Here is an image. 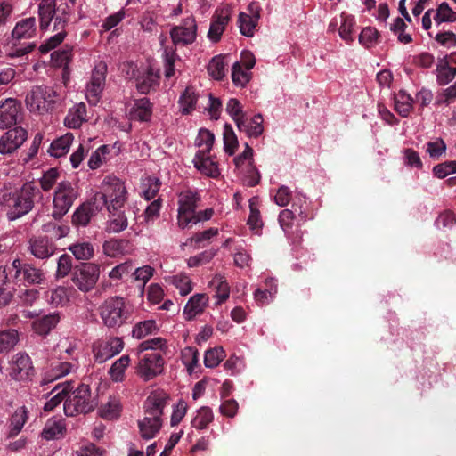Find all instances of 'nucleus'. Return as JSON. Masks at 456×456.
I'll return each mask as SVG.
<instances>
[{"instance_id":"9b49d317","label":"nucleus","mask_w":456,"mask_h":456,"mask_svg":"<svg viewBox=\"0 0 456 456\" xmlns=\"http://www.w3.org/2000/svg\"><path fill=\"white\" fill-rule=\"evenodd\" d=\"M106 63L101 61L94 69L91 80L86 86V99L91 105H96L105 86Z\"/></svg>"},{"instance_id":"a18cd8bd","label":"nucleus","mask_w":456,"mask_h":456,"mask_svg":"<svg viewBox=\"0 0 456 456\" xmlns=\"http://www.w3.org/2000/svg\"><path fill=\"white\" fill-rule=\"evenodd\" d=\"M226 111L236 123L238 128L243 126L242 120L244 119V112L242 106L239 100L231 98L226 104Z\"/></svg>"},{"instance_id":"dca6fc26","label":"nucleus","mask_w":456,"mask_h":456,"mask_svg":"<svg viewBox=\"0 0 456 456\" xmlns=\"http://www.w3.org/2000/svg\"><path fill=\"white\" fill-rule=\"evenodd\" d=\"M230 20L231 14L228 9L221 10L220 13L213 17L208 33V37L212 42L216 43L221 39V37Z\"/></svg>"},{"instance_id":"423d86ee","label":"nucleus","mask_w":456,"mask_h":456,"mask_svg":"<svg viewBox=\"0 0 456 456\" xmlns=\"http://www.w3.org/2000/svg\"><path fill=\"white\" fill-rule=\"evenodd\" d=\"M77 197L78 192L70 182L62 181L59 183L53 200V217L55 220L62 218V216L70 209L74 200Z\"/></svg>"},{"instance_id":"b1692460","label":"nucleus","mask_w":456,"mask_h":456,"mask_svg":"<svg viewBox=\"0 0 456 456\" xmlns=\"http://www.w3.org/2000/svg\"><path fill=\"white\" fill-rule=\"evenodd\" d=\"M73 140V134L71 133H67L66 134L53 140L50 144L47 152L50 156L54 158L65 156L69 152Z\"/></svg>"},{"instance_id":"7ed1b4c3","label":"nucleus","mask_w":456,"mask_h":456,"mask_svg":"<svg viewBox=\"0 0 456 456\" xmlns=\"http://www.w3.org/2000/svg\"><path fill=\"white\" fill-rule=\"evenodd\" d=\"M97 406V401L91 395L89 385L80 384L64 402V412L69 417L86 414Z\"/></svg>"},{"instance_id":"e2e57ef3","label":"nucleus","mask_w":456,"mask_h":456,"mask_svg":"<svg viewBox=\"0 0 456 456\" xmlns=\"http://www.w3.org/2000/svg\"><path fill=\"white\" fill-rule=\"evenodd\" d=\"M67 33L65 30L57 32L54 36L51 37L39 47L41 53H45L57 47L65 38Z\"/></svg>"},{"instance_id":"de8ad7c7","label":"nucleus","mask_w":456,"mask_h":456,"mask_svg":"<svg viewBox=\"0 0 456 456\" xmlns=\"http://www.w3.org/2000/svg\"><path fill=\"white\" fill-rule=\"evenodd\" d=\"M19 333L16 330H7L0 332V353L11 350L18 343Z\"/></svg>"},{"instance_id":"864d4df0","label":"nucleus","mask_w":456,"mask_h":456,"mask_svg":"<svg viewBox=\"0 0 456 456\" xmlns=\"http://www.w3.org/2000/svg\"><path fill=\"white\" fill-rule=\"evenodd\" d=\"M157 330L156 322L153 320H147L137 323L132 330L133 337L138 339L151 334Z\"/></svg>"},{"instance_id":"2eb2a0df","label":"nucleus","mask_w":456,"mask_h":456,"mask_svg":"<svg viewBox=\"0 0 456 456\" xmlns=\"http://www.w3.org/2000/svg\"><path fill=\"white\" fill-rule=\"evenodd\" d=\"M19 112L20 105L12 98L0 103V128H9L16 125Z\"/></svg>"},{"instance_id":"a19ab883","label":"nucleus","mask_w":456,"mask_h":456,"mask_svg":"<svg viewBox=\"0 0 456 456\" xmlns=\"http://www.w3.org/2000/svg\"><path fill=\"white\" fill-rule=\"evenodd\" d=\"M197 95L194 89L188 86L179 99V103L182 107V113L190 114L195 109Z\"/></svg>"},{"instance_id":"052dcab7","label":"nucleus","mask_w":456,"mask_h":456,"mask_svg":"<svg viewBox=\"0 0 456 456\" xmlns=\"http://www.w3.org/2000/svg\"><path fill=\"white\" fill-rule=\"evenodd\" d=\"M216 249L211 248L208 250H205L194 256H191L187 260V265L189 267H196L199 265H205L208 263L216 256Z\"/></svg>"},{"instance_id":"c85d7f7f","label":"nucleus","mask_w":456,"mask_h":456,"mask_svg":"<svg viewBox=\"0 0 456 456\" xmlns=\"http://www.w3.org/2000/svg\"><path fill=\"white\" fill-rule=\"evenodd\" d=\"M73 386L71 383L58 384L52 391V393L58 391L44 406L45 411H52L58 406L63 400H66L68 394L71 392Z\"/></svg>"},{"instance_id":"7c9ffc66","label":"nucleus","mask_w":456,"mask_h":456,"mask_svg":"<svg viewBox=\"0 0 456 456\" xmlns=\"http://www.w3.org/2000/svg\"><path fill=\"white\" fill-rule=\"evenodd\" d=\"M86 118V106L84 102L77 104L74 110H69L65 118V125L69 128H78Z\"/></svg>"},{"instance_id":"ddd939ff","label":"nucleus","mask_w":456,"mask_h":456,"mask_svg":"<svg viewBox=\"0 0 456 456\" xmlns=\"http://www.w3.org/2000/svg\"><path fill=\"white\" fill-rule=\"evenodd\" d=\"M35 374L30 357L25 353L15 354L12 363L11 376L18 381H25Z\"/></svg>"},{"instance_id":"a211bd4d","label":"nucleus","mask_w":456,"mask_h":456,"mask_svg":"<svg viewBox=\"0 0 456 456\" xmlns=\"http://www.w3.org/2000/svg\"><path fill=\"white\" fill-rule=\"evenodd\" d=\"M152 116V103L146 97L134 100L129 111L130 119L140 122H148Z\"/></svg>"},{"instance_id":"4be33fe9","label":"nucleus","mask_w":456,"mask_h":456,"mask_svg":"<svg viewBox=\"0 0 456 456\" xmlns=\"http://www.w3.org/2000/svg\"><path fill=\"white\" fill-rule=\"evenodd\" d=\"M36 19L34 17L23 19L14 27L12 37L13 40L28 39L36 35Z\"/></svg>"},{"instance_id":"603ef678","label":"nucleus","mask_w":456,"mask_h":456,"mask_svg":"<svg viewBox=\"0 0 456 456\" xmlns=\"http://www.w3.org/2000/svg\"><path fill=\"white\" fill-rule=\"evenodd\" d=\"M341 18L342 23L339 28V36L343 40L350 43L354 40L352 33L354 31V27L355 26L354 19L353 16L346 15L345 13H342Z\"/></svg>"},{"instance_id":"49530a36","label":"nucleus","mask_w":456,"mask_h":456,"mask_svg":"<svg viewBox=\"0 0 456 456\" xmlns=\"http://www.w3.org/2000/svg\"><path fill=\"white\" fill-rule=\"evenodd\" d=\"M4 136L7 139V141H9L11 145H12V149L17 150L26 141L28 137V133L24 128L20 126H15L12 129H9L5 133Z\"/></svg>"},{"instance_id":"cd10ccee","label":"nucleus","mask_w":456,"mask_h":456,"mask_svg":"<svg viewBox=\"0 0 456 456\" xmlns=\"http://www.w3.org/2000/svg\"><path fill=\"white\" fill-rule=\"evenodd\" d=\"M103 252L111 257H115L119 254H125L131 250L132 245L128 240L125 239H112L102 246Z\"/></svg>"},{"instance_id":"f3484780","label":"nucleus","mask_w":456,"mask_h":456,"mask_svg":"<svg viewBox=\"0 0 456 456\" xmlns=\"http://www.w3.org/2000/svg\"><path fill=\"white\" fill-rule=\"evenodd\" d=\"M29 249L35 257L45 259L53 255L55 247L47 237H38L29 240Z\"/></svg>"},{"instance_id":"f03ea898","label":"nucleus","mask_w":456,"mask_h":456,"mask_svg":"<svg viewBox=\"0 0 456 456\" xmlns=\"http://www.w3.org/2000/svg\"><path fill=\"white\" fill-rule=\"evenodd\" d=\"M100 315L107 327L116 328L130 320L132 310L124 297H112L100 306Z\"/></svg>"},{"instance_id":"8fccbe9b","label":"nucleus","mask_w":456,"mask_h":456,"mask_svg":"<svg viewBox=\"0 0 456 456\" xmlns=\"http://www.w3.org/2000/svg\"><path fill=\"white\" fill-rule=\"evenodd\" d=\"M69 249L78 260H89L94 256V248L89 242H81L70 245Z\"/></svg>"},{"instance_id":"ea45409f","label":"nucleus","mask_w":456,"mask_h":456,"mask_svg":"<svg viewBox=\"0 0 456 456\" xmlns=\"http://www.w3.org/2000/svg\"><path fill=\"white\" fill-rule=\"evenodd\" d=\"M217 234L218 229L211 227L206 231L195 233L193 236L188 239V241L193 244L195 248L199 249L208 245L209 240Z\"/></svg>"},{"instance_id":"37998d69","label":"nucleus","mask_w":456,"mask_h":456,"mask_svg":"<svg viewBox=\"0 0 456 456\" xmlns=\"http://www.w3.org/2000/svg\"><path fill=\"white\" fill-rule=\"evenodd\" d=\"M239 173L244 176L245 183L249 187H254L260 182L261 175L254 164V159L250 162H247V165L243 169L240 170Z\"/></svg>"},{"instance_id":"6ab92c4d","label":"nucleus","mask_w":456,"mask_h":456,"mask_svg":"<svg viewBox=\"0 0 456 456\" xmlns=\"http://www.w3.org/2000/svg\"><path fill=\"white\" fill-rule=\"evenodd\" d=\"M59 322V314L53 312L36 319L32 323V328L37 334L45 336L56 327Z\"/></svg>"},{"instance_id":"6e6552de","label":"nucleus","mask_w":456,"mask_h":456,"mask_svg":"<svg viewBox=\"0 0 456 456\" xmlns=\"http://www.w3.org/2000/svg\"><path fill=\"white\" fill-rule=\"evenodd\" d=\"M165 360L159 352L146 353L139 357L136 373L144 381H149L161 374Z\"/></svg>"},{"instance_id":"58836bf2","label":"nucleus","mask_w":456,"mask_h":456,"mask_svg":"<svg viewBox=\"0 0 456 456\" xmlns=\"http://www.w3.org/2000/svg\"><path fill=\"white\" fill-rule=\"evenodd\" d=\"M28 420V411L25 407L18 409L11 419L12 428L9 433V437L16 436L22 429L24 424Z\"/></svg>"},{"instance_id":"a878e982","label":"nucleus","mask_w":456,"mask_h":456,"mask_svg":"<svg viewBox=\"0 0 456 456\" xmlns=\"http://www.w3.org/2000/svg\"><path fill=\"white\" fill-rule=\"evenodd\" d=\"M159 75L153 72L152 68H148L147 70L140 74L136 77V88L140 94H146L151 89L159 86Z\"/></svg>"},{"instance_id":"f704fd0d","label":"nucleus","mask_w":456,"mask_h":456,"mask_svg":"<svg viewBox=\"0 0 456 456\" xmlns=\"http://www.w3.org/2000/svg\"><path fill=\"white\" fill-rule=\"evenodd\" d=\"M130 358L128 355H122L110 367L109 374L115 382H121L125 379V370L128 367Z\"/></svg>"},{"instance_id":"6e6d98bb","label":"nucleus","mask_w":456,"mask_h":456,"mask_svg":"<svg viewBox=\"0 0 456 456\" xmlns=\"http://www.w3.org/2000/svg\"><path fill=\"white\" fill-rule=\"evenodd\" d=\"M60 176V172L56 167H51L45 171L42 177L39 180L41 189L44 191H49L53 185L57 183Z\"/></svg>"},{"instance_id":"3c124183","label":"nucleus","mask_w":456,"mask_h":456,"mask_svg":"<svg viewBox=\"0 0 456 456\" xmlns=\"http://www.w3.org/2000/svg\"><path fill=\"white\" fill-rule=\"evenodd\" d=\"M225 357V352L222 347L209 348L204 356V364L207 368L216 367Z\"/></svg>"},{"instance_id":"79ce46f5","label":"nucleus","mask_w":456,"mask_h":456,"mask_svg":"<svg viewBox=\"0 0 456 456\" xmlns=\"http://www.w3.org/2000/svg\"><path fill=\"white\" fill-rule=\"evenodd\" d=\"M437 82L440 86L449 84L456 76V68L450 67L447 61H439L436 68Z\"/></svg>"},{"instance_id":"69168bd1","label":"nucleus","mask_w":456,"mask_h":456,"mask_svg":"<svg viewBox=\"0 0 456 456\" xmlns=\"http://www.w3.org/2000/svg\"><path fill=\"white\" fill-rule=\"evenodd\" d=\"M295 215L290 209H283L279 215V223L285 233H289L294 224Z\"/></svg>"},{"instance_id":"0e129e2a","label":"nucleus","mask_w":456,"mask_h":456,"mask_svg":"<svg viewBox=\"0 0 456 456\" xmlns=\"http://www.w3.org/2000/svg\"><path fill=\"white\" fill-rule=\"evenodd\" d=\"M378 31L370 27L364 28L359 35V42L369 48L372 46L378 38Z\"/></svg>"},{"instance_id":"4d7b16f0","label":"nucleus","mask_w":456,"mask_h":456,"mask_svg":"<svg viewBox=\"0 0 456 456\" xmlns=\"http://www.w3.org/2000/svg\"><path fill=\"white\" fill-rule=\"evenodd\" d=\"M182 360L190 373L198 366L199 352L195 347L187 346L182 353Z\"/></svg>"},{"instance_id":"338daca9","label":"nucleus","mask_w":456,"mask_h":456,"mask_svg":"<svg viewBox=\"0 0 456 456\" xmlns=\"http://www.w3.org/2000/svg\"><path fill=\"white\" fill-rule=\"evenodd\" d=\"M404 164L410 167L421 169L423 163L419 153L412 149H406L404 151Z\"/></svg>"},{"instance_id":"0eeeda50","label":"nucleus","mask_w":456,"mask_h":456,"mask_svg":"<svg viewBox=\"0 0 456 456\" xmlns=\"http://www.w3.org/2000/svg\"><path fill=\"white\" fill-rule=\"evenodd\" d=\"M100 267L94 263H83L77 265L72 272V281L83 291L92 290L99 280Z\"/></svg>"},{"instance_id":"393cba45","label":"nucleus","mask_w":456,"mask_h":456,"mask_svg":"<svg viewBox=\"0 0 456 456\" xmlns=\"http://www.w3.org/2000/svg\"><path fill=\"white\" fill-rule=\"evenodd\" d=\"M73 365L67 362H53L51 363V369L45 374L41 385H46L53 380L60 379L71 371Z\"/></svg>"},{"instance_id":"f257e3e1","label":"nucleus","mask_w":456,"mask_h":456,"mask_svg":"<svg viewBox=\"0 0 456 456\" xmlns=\"http://www.w3.org/2000/svg\"><path fill=\"white\" fill-rule=\"evenodd\" d=\"M126 190L124 183L117 177H107L103 181L102 191L81 204L72 216L75 225L86 226L92 216L106 207L109 212L122 208L126 200Z\"/></svg>"},{"instance_id":"bb28decb","label":"nucleus","mask_w":456,"mask_h":456,"mask_svg":"<svg viewBox=\"0 0 456 456\" xmlns=\"http://www.w3.org/2000/svg\"><path fill=\"white\" fill-rule=\"evenodd\" d=\"M141 436L149 440L159 433L162 427V419L151 417H144L143 419L138 422Z\"/></svg>"},{"instance_id":"39448f33","label":"nucleus","mask_w":456,"mask_h":456,"mask_svg":"<svg viewBox=\"0 0 456 456\" xmlns=\"http://www.w3.org/2000/svg\"><path fill=\"white\" fill-rule=\"evenodd\" d=\"M35 193L36 187L32 183H26L19 191L13 193L11 198L12 205L8 212L10 220L20 218L32 210Z\"/></svg>"},{"instance_id":"f8f14e48","label":"nucleus","mask_w":456,"mask_h":456,"mask_svg":"<svg viewBox=\"0 0 456 456\" xmlns=\"http://www.w3.org/2000/svg\"><path fill=\"white\" fill-rule=\"evenodd\" d=\"M168 400L169 395L164 390L158 389L151 392L144 402L145 417L161 419Z\"/></svg>"},{"instance_id":"c03bdc74","label":"nucleus","mask_w":456,"mask_h":456,"mask_svg":"<svg viewBox=\"0 0 456 456\" xmlns=\"http://www.w3.org/2000/svg\"><path fill=\"white\" fill-rule=\"evenodd\" d=\"M223 137L225 152L230 156L233 155L236 149L238 148L239 142L237 136L230 124L224 125Z\"/></svg>"},{"instance_id":"9d476101","label":"nucleus","mask_w":456,"mask_h":456,"mask_svg":"<svg viewBox=\"0 0 456 456\" xmlns=\"http://www.w3.org/2000/svg\"><path fill=\"white\" fill-rule=\"evenodd\" d=\"M14 270L13 278L16 283L22 282L25 285H41L45 282V273L42 269L37 268L31 264H22L20 259L12 261Z\"/></svg>"},{"instance_id":"e433bc0d","label":"nucleus","mask_w":456,"mask_h":456,"mask_svg":"<svg viewBox=\"0 0 456 456\" xmlns=\"http://www.w3.org/2000/svg\"><path fill=\"white\" fill-rule=\"evenodd\" d=\"M214 141L215 135L213 133L205 128L200 129L196 139V145L202 149L199 150L197 152L209 154L212 150Z\"/></svg>"},{"instance_id":"aec40b11","label":"nucleus","mask_w":456,"mask_h":456,"mask_svg":"<svg viewBox=\"0 0 456 456\" xmlns=\"http://www.w3.org/2000/svg\"><path fill=\"white\" fill-rule=\"evenodd\" d=\"M193 163L194 167L203 175L213 178L220 175L216 162L211 159L209 154L196 152Z\"/></svg>"},{"instance_id":"72a5a7b5","label":"nucleus","mask_w":456,"mask_h":456,"mask_svg":"<svg viewBox=\"0 0 456 456\" xmlns=\"http://www.w3.org/2000/svg\"><path fill=\"white\" fill-rule=\"evenodd\" d=\"M259 18L248 16L245 12H240L238 18L240 32L248 37H252L255 34V29L258 25Z\"/></svg>"},{"instance_id":"473e14b6","label":"nucleus","mask_w":456,"mask_h":456,"mask_svg":"<svg viewBox=\"0 0 456 456\" xmlns=\"http://www.w3.org/2000/svg\"><path fill=\"white\" fill-rule=\"evenodd\" d=\"M121 208L118 209L112 210V212H109L110 215V220L108 224L107 230L110 232H119L124 231L127 225V218L123 211L120 210Z\"/></svg>"},{"instance_id":"c9c22d12","label":"nucleus","mask_w":456,"mask_h":456,"mask_svg":"<svg viewBox=\"0 0 456 456\" xmlns=\"http://www.w3.org/2000/svg\"><path fill=\"white\" fill-rule=\"evenodd\" d=\"M433 19L436 25L443 22H454L456 21V12L446 2H443L438 5Z\"/></svg>"},{"instance_id":"4468645a","label":"nucleus","mask_w":456,"mask_h":456,"mask_svg":"<svg viewBox=\"0 0 456 456\" xmlns=\"http://www.w3.org/2000/svg\"><path fill=\"white\" fill-rule=\"evenodd\" d=\"M197 25L195 20L187 18L181 26L175 27L171 31L174 43L191 44L196 38Z\"/></svg>"},{"instance_id":"412c9836","label":"nucleus","mask_w":456,"mask_h":456,"mask_svg":"<svg viewBox=\"0 0 456 456\" xmlns=\"http://www.w3.org/2000/svg\"><path fill=\"white\" fill-rule=\"evenodd\" d=\"M208 297L206 294H196L192 296L186 304L183 315L186 320H192L197 314H201L208 305Z\"/></svg>"},{"instance_id":"13d9d810","label":"nucleus","mask_w":456,"mask_h":456,"mask_svg":"<svg viewBox=\"0 0 456 456\" xmlns=\"http://www.w3.org/2000/svg\"><path fill=\"white\" fill-rule=\"evenodd\" d=\"M211 285L216 289V297L219 298V303L224 302L230 294V288L226 280L221 275H216Z\"/></svg>"},{"instance_id":"680f3d73","label":"nucleus","mask_w":456,"mask_h":456,"mask_svg":"<svg viewBox=\"0 0 456 456\" xmlns=\"http://www.w3.org/2000/svg\"><path fill=\"white\" fill-rule=\"evenodd\" d=\"M434 175L437 178H444L450 174L456 173V161H444L433 167Z\"/></svg>"},{"instance_id":"09e8293b","label":"nucleus","mask_w":456,"mask_h":456,"mask_svg":"<svg viewBox=\"0 0 456 456\" xmlns=\"http://www.w3.org/2000/svg\"><path fill=\"white\" fill-rule=\"evenodd\" d=\"M121 411L119 401L117 399H110L105 404H102L99 410L100 416L105 419H117Z\"/></svg>"},{"instance_id":"4c0bfd02","label":"nucleus","mask_w":456,"mask_h":456,"mask_svg":"<svg viewBox=\"0 0 456 456\" xmlns=\"http://www.w3.org/2000/svg\"><path fill=\"white\" fill-rule=\"evenodd\" d=\"M213 419L212 410L208 406H203L198 410L196 416L191 420V425L197 429H204Z\"/></svg>"},{"instance_id":"5fc2aeb1","label":"nucleus","mask_w":456,"mask_h":456,"mask_svg":"<svg viewBox=\"0 0 456 456\" xmlns=\"http://www.w3.org/2000/svg\"><path fill=\"white\" fill-rule=\"evenodd\" d=\"M224 62L222 56H215L208 65V74L216 80H221L224 77Z\"/></svg>"},{"instance_id":"1a4fd4ad","label":"nucleus","mask_w":456,"mask_h":456,"mask_svg":"<svg viewBox=\"0 0 456 456\" xmlns=\"http://www.w3.org/2000/svg\"><path fill=\"white\" fill-rule=\"evenodd\" d=\"M200 200L201 198L199 193L191 190L182 191L178 195L177 219L180 228L184 229L190 227L192 215L196 211Z\"/></svg>"},{"instance_id":"20e7f679","label":"nucleus","mask_w":456,"mask_h":456,"mask_svg":"<svg viewBox=\"0 0 456 456\" xmlns=\"http://www.w3.org/2000/svg\"><path fill=\"white\" fill-rule=\"evenodd\" d=\"M55 96L56 92L52 87L46 86H33L27 93L26 106L31 112L44 114L53 108Z\"/></svg>"},{"instance_id":"774afa93","label":"nucleus","mask_w":456,"mask_h":456,"mask_svg":"<svg viewBox=\"0 0 456 456\" xmlns=\"http://www.w3.org/2000/svg\"><path fill=\"white\" fill-rule=\"evenodd\" d=\"M455 223V215L450 210L442 212L436 220V225L438 229L451 228Z\"/></svg>"},{"instance_id":"2f4dec72","label":"nucleus","mask_w":456,"mask_h":456,"mask_svg":"<svg viewBox=\"0 0 456 456\" xmlns=\"http://www.w3.org/2000/svg\"><path fill=\"white\" fill-rule=\"evenodd\" d=\"M65 432V425L61 420L48 419L45 423L41 436L46 440L58 439Z\"/></svg>"},{"instance_id":"c756f323","label":"nucleus","mask_w":456,"mask_h":456,"mask_svg":"<svg viewBox=\"0 0 456 456\" xmlns=\"http://www.w3.org/2000/svg\"><path fill=\"white\" fill-rule=\"evenodd\" d=\"M243 126L238 128L240 132H245L249 137H258L263 134V116L255 115L250 120H242Z\"/></svg>"},{"instance_id":"5701e85b","label":"nucleus","mask_w":456,"mask_h":456,"mask_svg":"<svg viewBox=\"0 0 456 456\" xmlns=\"http://www.w3.org/2000/svg\"><path fill=\"white\" fill-rule=\"evenodd\" d=\"M56 14V0H41L38 5L39 26L46 29Z\"/></svg>"},{"instance_id":"bf43d9fd","label":"nucleus","mask_w":456,"mask_h":456,"mask_svg":"<svg viewBox=\"0 0 456 456\" xmlns=\"http://www.w3.org/2000/svg\"><path fill=\"white\" fill-rule=\"evenodd\" d=\"M232 79L237 86H244L249 81V74L242 69L240 62L236 61L232 65Z\"/></svg>"}]
</instances>
